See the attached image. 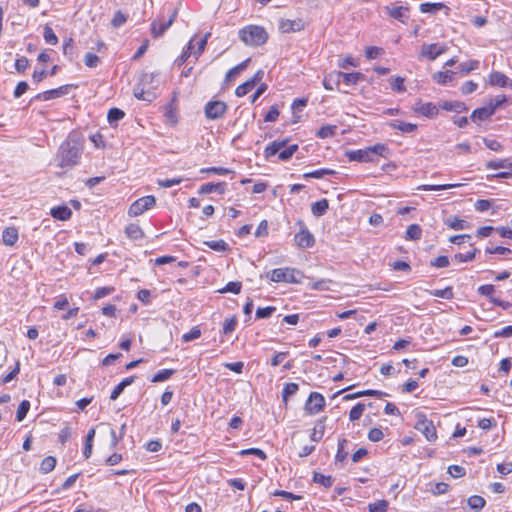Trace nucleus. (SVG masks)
Masks as SVG:
<instances>
[{
  "label": "nucleus",
  "instance_id": "nucleus-1",
  "mask_svg": "<svg viewBox=\"0 0 512 512\" xmlns=\"http://www.w3.org/2000/svg\"><path fill=\"white\" fill-rule=\"evenodd\" d=\"M390 149L387 145L376 143L364 149L351 150L346 152L349 161L376 162L379 157L388 158Z\"/></svg>",
  "mask_w": 512,
  "mask_h": 512
},
{
  "label": "nucleus",
  "instance_id": "nucleus-2",
  "mask_svg": "<svg viewBox=\"0 0 512 512\" xmlns=\"http://www.w3.org/2000/svg\"><path fill=\"white\" fill-rule=\"evenodd\" d=\"M82 154L80 143L73 139H68L61 144L58 150L57 158L59 166L70 169L78 164Z\"/></svg>",
  "mask_w": 512,
  "mask_h": 512
},
{
  "label": "nucleus",
  "instance_id": "nucleus-3",
  "mask_svg": "<svg viewBox=\"0 0 512 512\" xmlns=\"http://www.w3.org/2000/svg\"><path fill=\"white\" fill-rule=\"evenodd\" d=\"M288 139L276 140L267 145L264 149V157L266 159L271 158L278 154V159L281 161H288L298 150L297 144H292L286 147Z\"/></svg>",
  "mask_w": 512,
  "mask_h": 512
},
{
  "label": "nucleus",
  "instance_id": "nucleus-4",
  "mask_svg": "<svg viewBox=\"0 0 512 512\" xmlns=\"http://www.w3.org/2000/svg\"><path fill=\"white\" fill-rule=\"evenodd\" d=\"M239 38L250 46H261L266 43L268 34L263 27L248 25L239 31Z\"/></svg>",
  "mask_w": 512,
  "mask_h": 512
},
{
  "label": "nucleus",
  "instance_id": "nucleus-5",
  "mask_svg": "<svg viewBox=\"0 0 512 512\" xmlns=\"http://www.w3.org/2000/svg\"><path fill=\"white\" fill-rule=\"evenodd\" d=\"M267 277L272 282H285V283H301L302 278L304 277L303 273L295 268L285 267V268H276L271 270Z\"/></svg>",
  "mask_w": 512,
  "mask_h": 512
},
{
  "label": "nucleus",
  "instance_id": "nucleus-6",
  "mask_svg": "<svg viewBox=\"0 0 512 512\" xmlns=\"http://www.w3.org/2000/svg\"><path fill=\"white\" fill-rule=\"evenodd\" d=\"M156 204V198L153 195H147L135 200L128 209V215L137 217L145 211L150 210Z\"/></svg>",
  "mask_w": 512,
  "mask_h": 512
},
{
  "label": "nucleus",
  "instance_id": "nucleus-7",
  "mask_svg": "<svg viewBox=\"0 0 512 512\" xmlns=\"http://www.w3.org/2000/svg\"><path fill=\"white\" fill-rule=\"evenodd\" d=\"M228 109L225 102L220 100L208 101L204 107L205 117L209 120H217L224 116Z\"/></svg>",
  "mask_w": 512,
  "mask_h": 512
},
{
  "label": "nucleus",
  "instance_id": "nucleus-8",
  "mask_svg": "<svg viewBox=\"0 0 512 512\" xmlns=\"http://www.w3.org/2000/svg\"><path fill=\"white\" fill-rule=\"evenodd\" d=\"M415 429L423 434L429 442H433L437 439L436 428L433 422L428 420L424 415L418 417Z\"/></svg>",
  "mask_w": 512,
  "mask_h": 512
},
{
  "label": "nucleus",
  "instance_id": "nucleus-9",
  "mask_svg": "<svg viewBox=\"0 0 512 512\" xmlns=\"http://www.w3.org/2000/svg\"><path fill=\"white\" fill-rule=\"evenodd\" d=\"M76 87L77 86L73 85V84L62 85L58 88L47 90V91L37 94L34 97V100L48 101L51 99H56V98L62 97L64 95H67L72 88H76Z\"/></svg>",
  "mask_w": 512,
  "mask_h": 512
},
{
  "label": "nucleus",
  "instance_id": "nucleus-10",
  "mask_svg": "<svg viewBox=\"0 0 512 512\" xmlns=\"http://www.w3.org/2000/svg\"><path fill=\"white\" fill-rule=\"evenodd\" d=\"M325 406V398L318 392H311L306 404L305 410L308 414L314 415L320 412Z\"/></svg>",
  "mask_w": 512,
  "mask_h": 512
},
{
  "label": "nucleus",
  "instance_id": "nucleus-11",
  "mask_svg": "<svg viewBox=\"0 0 512 512\" xmlns=\"http://www.w3.org/2000/svg\"><path fill=\"white\" fill-rule=\"evenodd\" d=\"M299 223L301 224L302 227L300 231L297 234H295V243L300 248H310L315 243L314 236L301 221Z\"/></svg>",
  "mask_w": 512,
  "mask_h": 512
},
{
  "label": "nucleus",
  "instance_id": "nucleus-12",
  "mask_svg": "<svg viewBox=\"0 0 512 512\" xmlns=\"http://www.w3.org/2000/svg\"><path fill=\"white\" fill-rule=\"evenodd\" d=\"M263 76L264 71L261 69L258 70L251 79L245 81L236 88V96L243 97L248 94V92L251 91L262 80Z\"/></svg>",
  "mask_w": 512,
  "mask_h": 512
},
{
  "label": "nucleus",
  "instance_id": "nucleus-13",
  "mask_svg": "<svg viewBox=\"0 0 512 512\" xmlns=\"http://www.w3.org/2000/svg\"><path fill=\"white\" fill-rule=\"evenodd\" d=\"M413 110L416 113H419L428 118H434L439 113V108L431 102L423 103L421 101H418L417 103H415Z\"/></svg>",
  "mask_w": 512,
  "mask_h": 512
},
{
  "label": "nucleus",
  "instance_id": "nucleus-14",
  "mask_svg": "<svg viewBox=\"0 0 512 512\" xmlns=\"http://www.w3.org/2000/svg\"><path fill=\"white\" fill-rule=\"evenodd\" d=\"M305 24L302 19H282L279 22V29L282 33H292L303 30Z\"/></svg>",
  "mask_w": 512,
  "mask_h": 512
},
{
  "label": "nucleus",
  "instance_id": "nucleus-15",
  "mask_svg": "<svg viewBox=\"0 0 512 512\" xmlns=\"http://www.w3.org/2000/svg\"><path fill=\"white\" fill-rule=\"evenodd\" d=\"M386 13L393 19L405 23L409 19V9L405 6H386Z\"/></svg>",
  "mask_w": 512,
  "mask_h": 512
},
{
  "label": "nucleus",
  "instance_id": "nucleus-16",
  "mask_svg": "<svg viewBox=\"0 0 512 512\" xmlns=\"http://www.w3.org/2000/svg\"><path fill=\"white\" fill-rule=\"evenodd\" d=\"M446 47L439 46L436 43L423 45L421 48V55L427 57L429 60H435L441 54L445 53Z\"/></svg>",
  "mask_w": 512,
  "mask_h": 512
},
{
  "label": "nucleus",
  "instance_id": "nucleus-17",
  "mask_svg": "<svg viewBox=\"0 0 512 512\" xmlns=\"http://www.w3.org/2000/svg\"><path fill=\"white\" fill-rule=\"evenodd\" d=\"M489 83L492 86L501 88L512 87V80L509 79L504 73L493 71L489 75Z\"/></svg>",
  "mask_w": 512,
  "mask_h": 512
},
{
  "label": "nucleus",
  "instance_id": "nucleus-18",
  "mask_svg": "<svg viewBox=\"0 0 512 512\" xmlns=\"http://www.w3.org/2000/svg\"><path fill=\"white\" fill-rule=\"evenodd\" d=\"M342 81V72L341 71H332L325 75L323 79V86L326 90H334L338 89L340 83Z\"/></svg>",
  "mask_w": 512,
  "mask_h": 512
},
{
  "label": "nucleus",
  "instance_id": "nucleus-19",
  "mask_svg": "<svg viewBox=\"0 0 512 512\" xmlns=\"http://www.w3.org/2000/svg\"><path fill=\"white\" fill-rule=\"evenodd\" d=\"M226 183L225 182H217V183H205L200 186L198 193L199 194H209L212 192H217L218 194H224L226 191Z\"/></svg>",
  "mask_w": 512,
  "mask_h": 512
},
{
  "label": "nucleus",
  "instance_id": "nucleus-20",
  "mask_svg": "<svg viewBox=\"0 0 512 512\" xmlns=\"http://www.w3.org/2000/svg\"><path fill=\"white\" fill-rule=\"evenodd\" d=\"M175 18V14H173L168 21L164 23L158 24L156 21L151 23V34L154 38H158L162 36L166 30L172 25Z\"/></svg>",
  "mask_w": 512,
  "mask_h": 512
},
{
  "label": "nucleus",
  "instance_id": "nucleus-21",
  "mask_svg": "<svg viewBox=\"0 0 512 512\" xmlns=\"http://www.w3.org/2000/svg\"><path fill=\"white\" fill-rule=\"evenodd\" d=\"M50 215L57 220L66 221L71 218L72 211L71 209L66 205H60L53 207L50 210Z\"/></svg>",
  "mask_w": 512,
  "mask_h": 512
},
{
  "label": "nucleus",
  "instance_id": "nucleus-22",
  "mask_svg": "<svg viewBox=\"0 0 512 512\" xmlns=\"http://www.w3.org/2000/svg\"><path fill=\"white\" fill-rule=\"evenodd\" d=\"M326 420H327V417H322L316 422V424L310 434V439L313 442H319L323 438L325 428H326V425H325Z\"/></svg>",
  "mask_w": 512,
  "mask_h": 512
},
{
  "label": "nucleus",
  "instance_id": "nucleus-23",
  "mask_svg": "<svg viewBox=\"0 0 512 512\" xmlns=\"http://www.w3.org/2000/svg\"><path fill=\"white\" fill-rule=\"evenodd\" d=\"M19 238L18 230L15 227H7L2 232V241L7 246H13Z\"/></svg>",
  "mask_w": 512,
  "mask_h": 512
},
{
  "label": "nucleus",
  "instance_id": "nucleus-24",
  "mask_svg": "<svg viewBox=\"0 0 512 512\" xmlns=\"http://www.w3.org/2000/svg\"><path fill=\"white\" fill-rule=\"evenodd\" d=\"M444 224L454 230H464L470 227L469 222L457 216H450L444 220Z\"/></svg>",
  "mask_w": 512,
  "mask_h": 512
},
{
  "label": "nucleus",
  "instance_id": "nucleus-25",
  "mask_svg": "<svg viewBox=\"0 0 512 512\" xmlns=\"http://www.w3.org/2000/svg\"><path fill=\"white\" fill-rule=\"evenodd\" d=\"M492 108H488L487 105L484 107L477 108L473 110L470 118L472 121H484L489 119L492 116Z\"/></svg>",
  "mask_w": 512,
  "mask_h": 512
},
{
  "label": "nucleus",
  "instance_id": "nucleus-26",
  "mask_svg": "<svg viewBox=\"0 0 512 512\" xmlns=\"http://www.w3.org/2000/svg\"><path fill=\"white\" fill-rule=\"evenodd\" d=\"M389 126L393 129H397L402 133H412L416 131L417 125L409 122H403L400 120H393L389 123Z\"/></svg>",
  "mask_w": 512,
  "mask_h": 512
},
{
  "label": "nucleus",
  "instance_id": "nucleus-27",
  "mask_svg": "<svg viewBox=\"0 0 512 512\" xmlns=\"http://www.w3.org/2000/svg\"><path fill=\"white\" fill-rule=\"evenodd\" d=\"M328 209H329V202L325 198L318 200L311 205V212L316 217L323 216L324 214H326Z\"/></svg>",
  "mask_w": 512,
  "mask_h": 512
},
{
  "label": "nucleus",
  "instance_id": "nucleus-28",
  "mask_svg": "<svg viewBox=\"0 0 512 512\" xmlns=\"http://www.w3.org/2000/svg\"><path fill=\"white\" fill-rule=\"evenodd\" d=\"M440 107L443 110L453 111L456 113H462V112L468 110L466 104L461 101H444Z\"/></svg>",
  "mask_w": 512,
  "mask_h": 512
},
{
  "label": "nucleus",
  "instance_id": "nucleus-29",
  "mask_svg": "<svg viewBox=\"0 0 512 512\" xmlns=\"http://www.w3.org/2000/svg\"><path fill=\"white\" fill-rule=\"evenodd\" d=\"M125 234L131 240H139L144 237V232H143L142 228L138 224H135V223H131L126 226Z\"/></svg>",
  "mask_w": 512,
  "mask_h": 512
},
{
  "label": "nucleus",
  "instance_id": "nucleus-30",
  "mask_svg": "<svg viewBox=\"0 0 512 512\" xmlns=\"http://www.w3.org/2000/svg\"><path fill=\"white\" fill-rule=\"evenodd\" d=\"M456 73L451 70L447 71H439L433 74V80L441 85H446L448 82H451L454 80Z\"/></svg>",
  "mask_w": 512,
  "mask_h": 512
},
{
  "label": "nucleus",
  "instance_id": "nucleus-31",
  "mask_svg": "<svg viewBox=\"0 0 512 512\" xmlns=\"http://www.w3.org/2000/svg\"><path fill=\"white\" fill-rule=\"evenodd\" d=\"M313 482L325 488H330L334 483V478L331 475H324L319 472H314Z\"/></svg>",
  "mask_w": 512,
  "mask_h": 512
},
{
  "label": "nucleus",
  "instance_id": "nucleus-32",
  "mask_svg": "<svg viewBox=\"0 0 512 512\" xmlns=\"http://www.w3.org/2000/svg\"><path fill=\"white\" fill-rule=\"evenodd\" d=\"M336 125H323L317 132L316 136L320 139H327L334 137L337 132Z\"/></svg>",
  "mask_w": 512,
  "mask_h": 512
},
{
  "label": "nucleus",
  "instance_id": "nucleus-33",
  "mask_svg": "<svg viewBox=\"0 0 512 512\" xmlns=\"http://www.w3.org/2000/svg\"><path fill=\"white\" fill-rule=\"evenodd\" d=\"M299 390V385L294 382L286 383L282 389V401L287 403L289 397L295 395Z\"/></svg>",
  "mask_w": 512,
  "mask_h": 512
},
{
  "label": "nucleus",
  "instance_id": "nucleus-34",
  "mask_svg": "<svg viewBox=\"0 0 512 512\" xmlns=\"http://www.w3.org/2000/svg\"><path fill=\"white\" fill-rule=\"evenodd\" d=\"M204 245L217 252H225L229 249L228 243L222 239L205 241Z\"/></svg>",
  "mask_w": 512,
  "mask_h": 512
},
{
  "label": "nucleus",
  "instance_id": "nucleus-35",
  "mask_svg": "<svg viewBox=\"0 0 512 512\" xmlns=\"http://www.w3.org/2000/svg\"><path fill=\"white\" fill-rule=\"evenodd\" d=\"M125 116V113L123 110L119 109V108H111L109 109L108 111V114H107V119H108V122L111 126H114L116 125V123L120 120H122Z\"/></svg>",
  "mask_w": 512,
  "mask_h": 512
},
{
  "label": "nucleus",
  "instance_id": "nucleus-36",
  "mask_svg": "<svg viewBox=\"0 0 512 512\" xmlns=\"http://www.w3.org/2000/svg\"><path fill=\"white\" fill-rule=\"evenodd\" d=\"M508 102V98L506 95H497L495 98H492L489 100V102L486 104L488 108H492V114L494 115L496 110L500 107H502L504 104Z\"/></svg>",
  "mask_w": 512,
  "mask_h": 512
},
{
  "label": "nucleus",
  "instance_id": "nucleus-37",
  "mask_svg": "<svg viewBox=\"0 0 512 512\" xmlns=\"http://www.w3.org/2000/svg\"><path fill=\"white\" fill-rule=\"evenodd\" d=\"M443 8H445V5L443 3L425 2L420 5V11L422 13L436 14L437 12L441 11Z\"/></svg>",
  "mask_w": 512,
  "mask_h": 512
},
{
  "label": "nucleus",
  "instance_id": "nucleus-38",
  "mask_svg": "<svg viewBox=\"0 0 512 512\" xmlns=\"http://www.w3.org/2000/svg\"><path fill=\"white\" fill-rule=\"evenodd\" d=\"M485 499L479 495L470 496L467 500L468 506L475 512H479L485 506Z\"/></svg>",
  "mask_w": 512,
  "mask_h": 512
},
{
  "label": "nucleus",
  "instance_id": "nucleus-39",
  "mask_svg": "<svg viewBox=\"0 0 512 512\" xmlns=\"http://www.w3.org/2000/svg\"><path fill=\"white\" fill-rule=\"evenodd\" d=\"M422 229L418 224H411L408 226L405 232V239L407 240H418L421 238Z\"/></svg>",
  "mask_w": 512,
  "mask_h": 512
},
{
  "label": "nucleus",
  "instance_id": "nucleus-40",
  "mask_svg": "<svg viewBox=\"0 0 512 512\" xmlns=\"http://www.w3.org/2000/svg\"><path fill=\"white\" fill-rule=\"evenodd\" d=\"M487 169H502V168H510L512 167V161L510 159H498L491 160L486 163Z\"/></svg>",
  "mask_w": 512,
  "mask_h": 512
},
{
  "label": "nucleus",
  "instance_id": "nucleus-41",
  "mask_svg": "<svg viewBox=\"0 0 512 512\" xmlns=\"http://www.w3.org/2000/svg\"><path fill=\"white\" fill-rule=\"evenodd\" d=\"M363 78V74L360 72H342V80L346 85H356Z\"/></svg>",
  "mask_w": 512,
  "mask_h": 512
},
{
  "label": "nucleus",
  "instance_id": "nucleus-42",
  "mask_svg": "<svg viewBox=\"0 0 512 512\" xmlns=\"http://www.w3.org/2000/svg\"><path fill=\"white\" fill-rule=\"evenodd\" d=\"M175 370L174 369H162L159 370L151 379V382L153 383H159L164 382L168 380L172 375H174Z\"/></svg>",
  "mask_w": 512,
  "mask_h": 512
},
{
  "label": "nucleus",
  "instance_id": "nucleus-43",
  "mask_svg": "<svg viewBox=\"0 0 512 512\" xmlns=\"http://www.w3.org/2000/svg\"><path fill=\"white\" fill-rule=\"evenodd\" d=\"M242 289V283L239 281H231L228 282L223 288L219 289V293H233V294H239Z\"/></svg>",
  "mask_w": 512,
  "mask_h": 512
},
{
  "label": "nucleus",
  "instance_id": "nucleus-44",
  "mask_svg": "<svg viewBox=\"0 0 512 512\" xmlns=\"http://www.w3.org/2000/svg\"><path fill=\"white\" fill-rule=\"evenodd\" d=\"M73 430L70 425H65L59 432L58 435V441L59 443L64 446L67 444L68 440L72 437Z\"/></svg>",
  "mask_w": 512,
  "mask_h": 512
},
{
  "label": "nucleus",
  "instance_id": "nucleus-45",
  "mask_svg": "<svg viewBox=\"0 0 512 512\" xmlns=\"http://www.w3.org/2000/svg\"><path fill=\"white\" fill-rule=\"evenodd\" d=\"M336 172L332 169L328 168H321L318 170H314L312 172L305 173L303 176L305 178H316L320 179L323 178L325 175H334Z\"/></svg>",
  "mask_w": 512,
  "mask_h": 512
},
{
  "label": "nucleus",
  "instance_id": "nucleus-46",
  "mask_svg": "<svg viewBox=\"0 0 512 512\" xmlns=\"http://www.w3.org/2000/svg\"><path fill=\"white\" fill-rule=\"evenodd\" d=\"M56 465V459L52 456L44 458L40 464V471L44 474L51 472Z\"/></svg>",
  "mask_w": 512,
  "mask_h": 512
},
{
  "label": "nucleus",
  "instance_id": "nucleus-47",
  "mask_svg": "<svg viewBox=\"0 0 512 512\" xmlns=\"http://www.w3.org/2000/svg\"><path fill=\"white\" fill-rule=\"evenodd\" d=\"M432 296L450 300L454 297L453 288L448 286L444 289H436L429 292Z\"/></svg>",
  "mask_w": 512,
  "mask_h": 512
},
{
  "label": "nucleus",
  "instance_id": "nucleus-48",
  "mask_svg": "<svg viewBox=\"0 0 512 512\" xmlns=\"http://www.w3.org/2000/svg\"><path fill=\"white\" fill-rule=\"evenodd\" d=\"M29 409H30V402L28 400H23L18 406V409L16 412V420L18 422L23 421L25 419Z\"/></svg>",
  "mask_w": 512,
  "mask_h": 512
},
{
  "label": "nucleus",
  "instance_id": "nucleus-49",
  "mask_svg": "<svg viewBox=\"0 0 512 512\" xmlns=\"http://www.w3.org/2000/svg\"><path fill=\"white\" fill-rule=\"evenodd\" d=\"M43 38L47 44L56 45L58 43V37L53 29L48 25L44 27Z\"/></svg>",
  "mask_w": 512,
  "mask_h": 512
},
{
  "label": "nucleus",
  "instance_id": "nucleus-50",
  "mask_svg": "<svg viewBox=\"0 0 512 512\" xmlns=\"http://www.w3.org/2000/svg\"><path fill=\"white\" fill-rule=\"evenodd\" d=\"M458 186L459 184L421 185L418 189L423 191H442Z\"/></svg>",
  "mask_w": 512,
  "mask_h": 512
},
{
  "label": "nucleus",
  "instance_id": "nucleus-51",
  "mask_svg": "<svg viewBox=\"0 0 512 512\" xmlns=\"http://www.w3.org/2000/svg\"><path fill=\"white\" fill-rule=\"evenodd\" d=\"M365 410V405L363 403H357L349 412V420L356 421L359 420Z\"/></svg>",
  "mask_w": 512,
  "mask_h": 512
},
{
  "label": "nucleus",
  "instance_id": "nucleus-52",
  "mask_svg": "<svg viewBox=\"0 0 512 512\" xmlns=\"http://www.w3.org/2000/svg\"><path fill=\"white\" fill-rule=\"evenodd\" d=\"M388 502L386 500H378L368 505L369 512H387Z\"/></svg>",
  "mask_w": 512,
  "mask_h": 512
},
{
  "label": "nucleus",
  "instance_id": "nucleus-53",
  "mask_svg": "<svg viewBox=\"0 0 512 512\" xmlns=\"http://www.w3.org/2000/svg\"><path fill=\"white\" fill-rule=\"evenodd\" d=\"M479 61L478 60H470L467 62H463L459 64V69L462 73L468 74L473 70H476L479 68Z\"/></svg>",
  "mask_w": 512,
  "mask_h": 512
},
{
  "label": "nucleus",
  "instance_id": "nucleus-54",
  "mask_svg": "<svg viewBox=\"0 0 512 512\" xmlns=\"http://www.w3.org/2000/svg\"><path fill=\"white\" fill-rule=\"evenodd\" d=\"M192 42H193V39L189 41L186 50H184L182 52V54L175 60V64L178 67L182 66L187 61V59L190 57V55L193 54Z\"/></svg>",
  "mask_w": 512,
  "mask_h": 512
},
{
  "label": "nucleus",
  "instance_id": "nucleus-55",
  "mask_svg": "<svg viewBox=\"0 0 512 512\" xmlns=\"http://www.w3.org/2000/svg\"><path fill=\"white\" fill-rule=\"evenodd\" d=\"M134 96L138 100L151 102L155 98V94L150 91H145L144 89H135L134 90Z\"/></svg>",
  "mask_w": 512,
  "mask_h": 512
},
{
  "label": "nucleus",
  "instance_id": "nucleus-56",
  "mask_svg": "<svg viewBox=\"0 0 512 512\" xmlns=\"http://www.w3.org/2000/svg\"><path fill=\"white\" fill-rule=\"evenodd\" d=\"M447 472L453 478H461L466 474V469L460 465H450Z\"/></svg>",
  "mask_w": 512,
  "mask_h": 512
},
{
  "label": "nucleus",
  "instance_id": "nucleus-57",
  "mask_svg": "<svg viewBox=\"0 0 512 512\" xmlns=\"http://www.w3.org/2000/svg\"><path fill=\"white\" fill-rule=\"evenodd\" d=\"M391 88L398 93L405 92L406 87L404 86V78L400 76L391 78Z\"/></svg>",
  "mask_w": 512,
  "mask_h": 512
},
{
  "label": "nucleus",
  "instance_id": "nucleus-58",
  "mask_svg": "<svg viewBox=\"0 0 512 512\" xmlns=\"http://www.w3.org/2000/svg\"><path fill=\"white\" fill-rule=\"evenodd\" d=\"M276 311V307L267 306L263 308H258L256 310V318L257 319H266L272 316V314Z\"/></svg>",
  "mask_w": 512,
  "mask_h": 512
},
{
  "label": "nucleus",
  "instance_id": "nucleus-59",
  "mask_svg": "<svg viewBox=\"0 0 512 512\" xmlns=\"http://www.w3.org/2000/svg\"><path fill=\"white\" fill-rule=\"evenodd\" d=\"M477 251L478 250L474 248L465 254L457 253L454 255V259L457 260L458 262H470L475 258Z\"/></svg>",
  "mask_w": 512,
  "mask_h": 512
},
{
  "label": "nucleus",
  "instance_id": "nucleus-60",
  "mask_svg": "<svg viewBox=\"0 0 512 512\" xmlns=\"http://www.w3.org/2000/svg\"><path fill=\"white\" fill-rule=\"evenodd\" d=\"M211 36V33L210 32H207L197 43V49L195 51H192L193 52V55L198 58L204 51L206 45H207V41L209 39V37Z\"/></svg>",
  "mask_w": 512,
  "mask_h": 512
},
{
  "label": "nucleus",
  "instance_id": "nucleus-61",
  "mask_svg": "<svg viewBox=\"0 0 512 512\" xmlns=\"http://www.w3.org/2000/svg\"><path fill=\"white\" fill-rule=\"evenodd\" d=\"M99 62H100L99 57L92 52H88L84 56V63L89 68L97 67Z\"/></svg>",
  "mask_w": 512,
  "mask_h": 512
},
{
  "label": "nucleus",
  "instance_id": "nucleus-62",
  "mask_svg": "<svg viewBox=\"0 0 512 512\" xmlns=\"http://www.w3.org/2000/svg\"><path fill=\"white\" fill-rule=\"evenodd\" d=\"M236 326H237L236 316L226 319L223 323V333L224 334L232 333L236 329Z\"/></svg>",
  "mask_w": 512,
  "mask_h": 512
},
{
  "label": "nucleus",
  "instance_id": "nucleus-63",
  "mask_svg": "<svg viewBox=\"0 0 512 512\" xmlns=\"http://www.w3.org/2000/svg\"><path fill=\"white\" fill-rule=\"evenodd\" d=\"M449 490V485L444 482H438L432 485L430 491L434 495H442L445 494Z\"/></svg>",
  "mask_w": 512,
  "mask_h": 512
},
{
  "label": "nucleus",
  "instance_id": "nucleus-64",
  "mask_svg": "<svg viewBox=\"0 0 512 512\" xmlns=\"http://www.w3.org/2000/svg\"><path fill=\"white\" fill-rule=\"evenodd\" d=\"M477 88H478V84L472 80H469L462 84L460 90H461L462 94L468 95V94H471L474 91H476Z\"/></svg>",
  "mask_w": 512,
  "mask_h": 512
}]
</instances>
